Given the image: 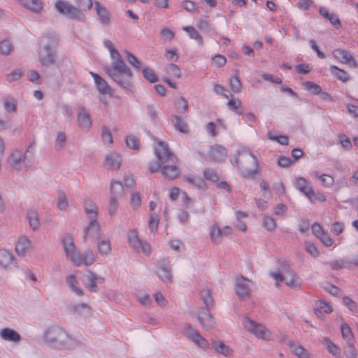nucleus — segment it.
Masks as SVG:
<instances>
[{"instance_id": "f257e3e1", "label": "nucleus", "mask_w": 358, "mask_h": 358, "mask_svg": "<svg viewBox=\"0 0 358 358\" xmlns=\"http://www.w3.org/2000/svg\"><path fill=\"white\" fill-rule=\"evenodd\" d=\"M103 45L109 51L111 58V66H105L104 71L119 87L122 88L130 87L133 78L131 69L126 65L120 52L111 41H104Z\"/></svg>"}, {"instance_id": "f03ea898", "label": "nucleus", "mask_w": 358, "mask_h": 358, "mask_svg": "<svg viewBox=\"0 0 358 358\" xmlns=\"http://www.w3.org/2000/svg\"><path fill=\"white\" fill-rule=\"evenodd\" d=\"M231 163L238 168L243 177H252L257 173L258 158L248 147L241 148L231 159Z\"/></svg>"}, {"instance_id": "7ed1b4c3", "label": "nucleus", "mask_w": 358, "mask_h": 358, "mask_svg": "<svg viewBox=\"0 0 358 358\" xmlns=\"http://www.w3.org/2000/svg\"><path fill=\"white\" fill-rule=\"evenodd\" d=\"M43 341L48 346L57 349L73 348L77 345L76 340L59 326H52L45 329Z\"/></svg>"}, {"instance_id": "20e7f679", "label": "nucleus", "mask_w": 358, "mask_h": 358, "mask_svg": "<svg viewBox=\"0 0 358 358\" xmlns=\"http://www.w3.org/2000/svg\"><path fill=\"white\" fill-rule=\"evenodd\" d=\"M85 213L89 223L83 229V238L85 242L94 241L99 238L101 235V227L97 222L98 208L96 205L90 201L84 203Z\"/></svg>"}, {"instance_id": "39448f33", "label": "nucleus", "mask_w": 358, "mask_h": 358, "mask_svg": "<svg viewBox=\"0 0 358 358\" xmlns=\"http://www.w3.org/2000/svg\"><path fill=\"white\" fill-rule=\"evenodd\" d=\"M6 162L12 170L21 171L26 170L30 165L26 152L19 149H13L6 159Z\"/></svg>"}, {"instance_id": "423d86ee", "label": "nucleus", "mask_w": 358, "mask_h": 358, "mask_svg": "<svg viewBox=\"0 0 358 358\" xmlns=\"http://www.w3.org/2000/svg\"><path fill=\"white\" fill-rule=\"evenodd\" d=\"M242 323L246 330L255 334L258 338L266 341L272 339L271 333L264 325L257 324L248 317H245Z\"/></svg>"}, {"instance_id": "0eeeda50", "label": "nucleus", "mask_w": 358, "mask_h": 358, "mask_svg": "<svg viewBox=\"0 0 358 358\" xmlns=\"http://www.w3.org/2000/svg\"><path fill=\"white\" fill-rule=\"evenodd\" d=\"M127 241L130 247L136 252H142L145 255H149L151 252L150 246L146 243L141 241L138 236L136 230L131 229L127 234Z\"/></svg>"}, {"instance_id": "6e6552de", "label": "nucleus", "mask_w": 358, "mask_h": 358, "mask_svg": "<svg viewBox=\"0 0 358 358\" xmlns=\"http://www.w3.org/2000/svg\"><path fill=\"white\" fill-rule=\"evenodd\" d=\"M183 334L190 339L196 345L206 350L209 347L208 341L200 333L189 324H185L182 327Z\"/></svg>"}, {"instance_id": "1a4fd4ad", "label": "nucleus", "mask_w": 358, "mask_h": 358, "mask_svg": "<svg viewBox=\"0 0 358 358\" xmlns=\"http://www.w3.org/2000/svg\"><path fill=\"white\" fill-rule=\"evenodd\" d=\"M156 157L161 163L174 162L176 156L169 150L168 145L162 141H157L154 147Z\"/></svg>"}, {"instance_id": "9d476101", "label": "nucleus", "mask_w": 358, "mask_h": 358, "mask_svg": "<svg viewBox=\"0 0 358 358\" xmlns=\"http://www.w3.org/2000/svg\"><path fill=\"white\" fill-rule=\"evenodd\" d=\"M252 285V281L245 278L242 275L236 278L235 282V292L240 299L244 300L250 298V287Z\"/></svg>"}, {"instance_id": "9b49d317", "label": "nucleus", "mask_w": 358, "mask_h": 358, "mask_svg": "<svg viewBox=\"0 0 358 358\" xmlns=\"http://www.w3.org/2000/svg\"><path fill=\"white\" fill-rule=\"evenodd\" d=\"M62 243L66 254V256L69 259L73 264H79V259H76L78 254L74 243L73 237L70 234H65L62 239Z\"/></svg>"}, {"instance_id": "f8f14e48", "label": "nucleus", "mask_w": 358, "mask_h": 358, "mask_svg": "<svg viewBox=\"0 0 358 358\" xmlns=\"http://www.w3.org/2000/svg\"><path fill=\"white\" fill-rule=\"evenodd\" d=\"M333 57L339 62L348 65L352 68H357L358 63L352 54L345 49L336 48L332 51Z\"/></svg>"}, {"instance_id": "ddd939ff", "label": "nucleus", "mask_w": 358, "mask_h": 358, "mask_svg": "<svg viewBox=\"0 0 358 358\" xmlns=\"http://www.w3.org/2000/svg\"><path fill=\"white\" fill-rule=\"evenodd\" d=\"M196 316L201 327L206 330L213 329L216 324L215 319L210 313V309L201 308L197 310Z\"/></svg>"}, {"instance_id": "4468645a", "label": "nucleus", "mask_w": 358, "mask_h": 358, "mask_svg": "<svg viewBox=\"0 0 358 358\" xmlns=\"http://www.w3.org/2000/svg\"><path fill=\"white\" fill-rule=\"evenodd\" d=\"M294 187L298 191L303 193L309 201H313L315 199V192L310 182L305 178L296 177Z\"/></svg>"}, {"instance_id": "2eb2a0df", "label": "nucleus", "mask_w": 358, "mask_h": 358, "mask_svg": "<svg viewBox=\"0 0 358 358\" xmlns=\"http://www.w3.org/2000/svg\"><path fill=\"white\" fill-rule=\"evenodd\" d=\"M157 265L158 266L157 274L159 278L164 282H171L172 275L169 259H161L157 262Z\"/></svg>"}, {"instance_id": "dca6fc26", "label": "nucleus", "mask_w": 358, "mask_h": 358, "mask_svg": "<svg viewBox=\"0 0 358 358\" xmlns=\"http://www.w3.org/2000/svg\"><path fill=\"white\" fill-rule=\"evenodd\" d=\"M208 155L211 160L221 162L227 159L228 152L227 150L224 146L214 145L209 148Z\"/></svg>"}, {"instance_id": "f3484780", "label": "nucleus", "mask_w": 358, "mask_h": 358, "mask_svg": "<svg viewBox=\"0 0 358 358\" xmlns=\"http://www.w3.org/2000/svg\"><path fill=\"white\" fill-rule=\"evenodd\" d=\"M34 248L32 241L26 236H20L15 243V252L21 257H24Z\"/></svg>"}, {"instance_id": "a211bd4d", "label": "nucleus", "mask_w": 358, "mask_h": 358, "mask_svg": "<svg viewBox=\"0 0 358 358\" xmlns=\"http://www.w3.org/2000/svg\"><path fill=\"white\" fill-rule=\"evenodd\" d=\"M55 7L60 13L69 15L73 18L78 17L80 14L77 8L66 1H57Z\"/></svg>"}, {"instance_id": "6ab92c4d", "label": "nucleus", "mask_w": 358, "mask_h": 358, "mask_svg": "<svg viewBox=\"0 0 358 358\" xmlns=\"http://www.w3.org/2000/svg\"><path fill=\"white\" fill-rule=\"evenodd\" d=\"M83 281L90 291L96 292L98 290L96 284L103 282L104 279L92 271H88L83 277Z\"/></svg>"}, {"instance_id": "aec40b11", "label": "nucleus", "mask_w": 358, "mask_h": 358, "mask_svg": "<svg viewBox=\"0 0 358 358\" xmlns=\"http://www.w3.org/2000/svg\"><path fill=\"white\" fill-rule=\"evenodd\" d=\"M78 123L80 128L88 131L92 126L90 115L84 108H79L77 115Z\"/></svg>"}, {"instance_id": "412c9836", "label": "nucleus", "mask_w": 358, "mask_h": 358, "mask_svg": "<svg viewBox=\"0 0 358 358\" xmlns=\"http://www.w3.org/2000/svg\"><path fill=\"white\" fill-rule=\"evenodd\" d=\"M105 165L111 170H117L122 164L121 155L115 152L108 153L105 157Z\"/></svg>"}, {"instance_id": "4be33fe9", "label": "nucleus", "mask_w": 358, "mask_h": 358, "mask_svg": "<svg viewBox=\"0 0 358 358\" xmlns=\"http://www.w3.org/2000/svg\"><path fill=\"white\" fill-rule=\"evenodd\" d=\"M11 266L17 267V262L13 255L8 250H0V266L4 268H8Z\"/></svg>"}, {"instance_id": "5701e85b", "label": "nucleus", "mask_w": 358, "mask_h": 358, "mask_svg": "<svg viewBox=\"0 0 358 358\" xmlns=\"http://www.w3.org/2000/svg\"><path fill=\"white\" fill-rule=\"evenodd\" d=\"M284 281L287 286L294 289H299L301 284L300 278L289 268H285Z\"/></svg>"}, {"instance_id": "b1692460", "label": "nucleus", "mask_w": 358, "mask_h": 358, "mask_svg": "<svg viewBox=\"0 0 358 358\" xmlns=\"http://www.w3.org/2000/svg\"><path fill=\"white\" fill-rule=\"evenodd\" d=\"M288 345L292 353L298 358H313L312 354L298 343L289 341Z\"/></svg>"}, {"instance_id": "393cba45", "label": "nucleus", "mask_w": 358, "mask_h": 358, "mask_svg": "<svg viewBox=\"0 0 358 358\" xmlns=\"http://www.w3.org/2000/svg\"><path fill=\"white\" fill-rule=\"evenodd\" d=\"M76 259H78L80 262L79 264H73L76 266H80L82 264L90 266L93 264V263L94 262L96 257L92 250H87L85 251L83 254L78 252Z\"/></svg>"}, {"instance_id": "a878e982", "label": "nucleus", "mask_w": 358, "mask_h": 358, "mask_svg": "<svg viewBox=\"0 0 358 358\" xmlns=\"http://www.w3.org/2000/svg\"><path fill=\"white\" fill-rule=\"evenodd\" d=\"M54 52L50 47L44 46L39 51V59L42 65L47 66L54 62Z\"/></svg>"}, {"instance_id": "bb28decb", "label": "nucleus", "mask_w": 358, "mask_h": 358, "mask_svg": "<svg viewBox=\"0 0 358 358\" xmlns=\"http://www.w3.org/2000/svg\"><path fill=\"white\" fill-rule=\"evenodd\" d=\"M1 338L6 341L17 343L21 340L20 335L15 330L10 328H4L0 331Z\"/></svg>"}, {"instance_id": "cd10ccee", "label": "nucleus", "mask_w": 358, "mask_h": 358, "mask_svg": "<svg viewBox=\"0 0 358 358\" xmlns=\"http://www.w3.org/2000/svg\"><path fill=\"white\" fill-rule=\"evenodd\" d=\"M319 13L323 17L329 20L331 25L335 28L338 29L341 27V23L338 15L334 13H330L326 8H320Z\"/></svg>"}, {"instance_id": "c85d7f7f", "label": "nucleus", "mask_w": 358, "mask_h": 358, "mask_svg": "<svg viewBox=\"0 0 358 358\" xmlns=\"http://www.w3.org/2000/svg\"><path fill=\"white\" fill-rule=\"evenodd\" d=\"M213 348L216 353L220 354L226 357L230 356L232 353V349L222 341H213Z\"/></svg>"}, {"instance_id": "c756f323", "label": "nucleus", "mask_w": 358, "mask_h": 358, "mask_svg": "<svg viewBox=\"0 0 358 358\" xmlns=\"http://www.w3.org/2000/svg\"><path fill=\"white\" fill-rule=\"evenodd\" d=\"M97 248L101 256H108L111 251V245L109 239L108 238H99Z\"/></svg>"}, {"instance_id": "7c9ffc66", "label": "nucleus", "mask_w": 358, "mask_h": 358, "mask_svg": "<svg viewBox=\"0 0 358 358\" xmlns=\"http://www.w3.org/2000/svg\"><path fill=\"white\" fill-rule=\"evenodd\" d=\"M329 71L333 76H334L335 78H336L338 80H341L343 83L348 82L350 78L348 73L346 71L339 69L336 66H330Z\"/></svg>"}, {"instance_id": "2f4dec72", "label": "nucleus", "mask_w": 358, "mask_h": 358, "mask_svg": "<svg viewBox=\"0 0 358 358\" xmlns=\"http://www.w3.org/2000/svg\"><path fill=\"white\" fill-rule=\"evenodd\" d=\"M172 122L174 128L182 134H188L189 127L187 122L178 115L172 116Z\"/></svg>"}, {"instance_id": "473e14b6", "label": "nucleus", "mask_w": 358, "mask_h": 358, "mask_svg": "<svg viewBox=\"0 0 358 358\" xmlns=\"http://www.w3.org/2000/svg\"><path fill=\"white\" fill-rule=\"evenodd\" d=\"M332 312L331 306L325 301H319L316 303L315 313L317 317L322 318L323 314H329Z\"/></svg>"}, {"instance_id": "72a5a7b5", "label": "nucleus", "mask_w": 358, "mask_h": 358, "mask_svg": "<svg viewBox=\"0 0 358 358\" xmlns=\"http://www.w3.org/2000/svg\"><path fill=\"white\" fill-rule=\"evenodd\" d=\"M322 342L326 345V348L329 353H331L336 358H341V351L340 348L337 345L334 344L328 338H324L322 340Z\"/></svg>"}, {"instance_id": "f704fd0d", "label": "nucleus", "mask_w": 358, "mask_h": 358, "mask_svg": "<svg viewBox=\"0 0 358 358\" xmlns=\"http://www.w3.org/2000/svg\"><path fill=\"white\" fill-rule=\"evenodd\" d=\"M110 196L120 198L124 195L122 184L117 180H112L110 187Z\"/></svg>"}, {"instance_id": "c9c22d12", "label": "nucleus", "mask_w": 358, "mask_h": 358, "mask_svg": "<svg viewBox=\"0 0 358 358\" xmlns=\"http://www.w3.org/2000/svg\"><path fill=\"white\" fill-rule=\"evenodd\" d=\"M342 338L346 343L355 341V336L350 327L345 322L341 324Z\"/></svg>"}, {"instance_id": "e433bc0d", "label": "nucleus", "mask_w": 358, "mask_h": 358, "mask_svg": "<svg viewBox=\"0 0 358 358\" xmlns=\"http://www.w3.org/2000/svg\"><path fill=\"white\" fill-rule=\"evenodd\" d=\"M27 217L29 222V226L33 231H36L40 227L38 214L34 210H29L27 214Z\"/></svg>"}, {"instance_id": "4c0bfd02", "label": "nucleus", "mask_w": 358, "mask_h": 358, "mask_svg": "<svg viewBox=\"0 0 358 358\" xmlns=\"http://www.w3.org/2000/svg\"><path fill=\"white\" fill-rule=\"evenodd\" d=\"M162 173L165 178L174 179L178 176L180 171L176 166L171 165L164 166L162 169Z\"/></svg>"}, {"instance_id": "58836bf2", "label": "nucleus", "mask_w": 358, "mask_h": 358, "mask_svg": "<svg viewBox=\"0 0 358 358\" xmlns=\"http://www.w3.org/2000/svg\"><path fill=\"white\" fill-rule=\"evenodd\" d=\"M27 8L34 12H39L42 9V3L40 0H19Z\"/></svg>"}, {"instance_id": "ea45409f", "label": "nucleus", "mask_w": 358, "mask_h": 358, "mask_svg": "<svg viewBox=\"0 0 358 358\" xmlns=\"http://www.w3.org/2000/svg\"><path fill=\"white\" fill-rule=\"evenodd\" d=\"M95 8H96L97 15L99 16L101 22L103 24H106V25L108 24V23L110 22V18L108 16V13L106 10V8L102 7L101 5L98 2L95 3Z\"/></svg>"}, {"instance_id": "a19ab883", "label": "nucleus", "mask_w": 358, "mask_h": 358, "mask_svg": "<svg viewBox=\"0 0 358 358\" xmlns=\"http://www.w3.org/2000/svg\"><path fill=\"white\" fill-rule=\"evenodd\" d=\"M211 241L216 244L220 243L222 240V229L217 226V224L212 225L210 231Z\"/></svg>"}, {"instance_id": "79ce46f5", "label": "nucleus", "mask_w": 358, "mask_h": 358, "mask_svg": "<svg viewBox=\"0 0 358 358\" xmlns=\"http://www.w3.org/2000/svg\"><path fill=\"white\" fill-rule=\"evenodd\" d=\"M225 97L228 99L227 103V107L229 110L236 111L238 114H241L242 112L239 110L241 106V102L239 99L234 98L231 94H224Z\"/></svg>"}, {"instance_id": "37998d69", "label": "nucleus", "mask_w": 358, "mask_h": 358, "mask_svg": "<svg viewBox=\"0 0 358 358\" xmlns=\"http://www.w3.org/2000/svg\"><path fill=\"white\" fill-rule=\"evenodd\" d=\"M66 282L69 285V287L71 288L72 292L76 293L78 296H82L83 294V289L78 287V281L76 280V278L73 275H69L66 278Z\"/></svg>"}, {"instance_id": "c03bdc74", "label": "nucleus", "mask_w": 358, "mask_h": 358, "mask_svg": "<svg viewBox=\"0 0 358 358\" xmlns=\"http://www.w3.org/2000/svg\"><path fill=\"white\" fill-rule=\"evenodd\" d=\"M182 30L187 32L191 39L195 40L199 44H203V38L196 29L192 26H185Z\"/></svg>"}, {"instance_id": "a18cd8bd", "label": "nucleus", "mask_w": 358, "mask_h": 358, "mask_svg": "<svg viewBox=\"0 0 358 358\" xmlns=\"http://www.w3.org/2000/svg\"><path fill=\"white\" fill-rule=\"evenodd\" d=\"M3 106L6 113H15L17 110V100L13 97H6L3 101Z\"/></svg>"}, {"instance_id": "49530a36", "label": "nucleus", "mask_w": 358, "mask_h": 358, "mask_svg": "<svg viewBox=\"0 0 358 358\" xmlns=\"http://www.w3.org/2000/svg\"><path fill=\"white\" fill-rule=\"evenodd\" d=\"M185 180L198 189L206 187L205 181L199 176H187L184 177Z\"/></svg>"}, {"instance_id": "de8ad7c7", "label": "nucleus", "mask_w": 358, "mask_h": 358, "mask_svg": "<svg viewBox=\"0 0 358 358\" xmlns=\"http://www.w3.org/2000/svg\"><path fill=\"white\" fill-rule=\"evenodd\" d=\"M267 137L272 141H275L280 145H287L289 143V138L285 135H277L273 131H268Z\"/></svg>"}, {"instance_id": "09e8293b", "label": "nucleus", "mask_w": 358, "mask_h": 358, "mask_svg": "<svg viewBox=\"0 0 358 358\" xmlns=\"http://www.w3.org/2000/svg\"><path fill=\"white\" fill-rule=\"evenodd\" d=\"M124 141L128 148L136 150L139 149V139L134 135H128L125 137Z\"/></svg>"}, {"instance_id": "8fccbe9b", "label": "nucleus", "mask_w": 358, "mask_h": 358, "mask_svg": "<svg viewBox=\"0 0 358 358\" xmlns=\"http://www.w3.org/2000/svg\"><path fill=\"white\" fill-rule=\"evenodd\" d=\"M201 299L206 306L205 309H210L214 306V301L209 290H203L200 294Z\"/></svg>"}, {"instance_id": "3c124183", "label": "nucleus", "mask_w": 358, "mask_h": 358, "mask_svg": "<svg viewBox=\"0 0 358 358\" xmlns=\"http://www.w3.org/2000/svg\"><path fill=\"white\" fill-rule=\"evenodd\" d=\"M99 98L100 101L107 106L110 102L114 101V91H99Z\"/></svg>"}, {"instance_id": "603ef678", "label": "nucleus", "mask_w": 358, "mask_h": 358, "mask_svg": "<svg viewBox=\"0 0 358 358\" xmlns=\"http://www.w3.org/2000/svg\"><path fill=\"white\" fill-rule=\"evenodd\" d=\"M143 77L150 83H155L157 82L158 78L155 72L149 67H145L142 69Z\"/></svg>"}, {"instance_id": "864d4df0", "label": "nucleus", "mask_w": 358, "mask_h": 358, "mask_svg": "<svg viewBox=\"0 0 358 358\" xmlns=\"http://www.w3.org/2000/svg\"><path fill=\"white\" fill-rule=\"evenodd\" d=\"M124 55L127 62L136 69H141V62L130 52L124 51Z\"/></svg>"}, {"instance_id": "5fc2aeb1", "label": "nucleus", "mask_w": 358, "mask_h": 358, "mask_svg": "<svg viewBox=\"0 0 358 358\" xmlns=\"http://www.w3.org/2000/svg\"><path fill=\"white\" fill-rule=\"evenodd\" d=\"M90 73L94 79L97 90H108V86L101 77L93 72H90Z\"/></svg>"}, {"instance_id": "6e6d98bb", "label": "nucleus", "mask_w": 358, "mask_h": 358, "mask_svg": "<svg viewBox=\"0 0 358 358\" xmlns=\"http://www.w3.org/2000/svg\"><path fill=\"white\" fill-rule=\"evenodd\" d=\"M159 217L155 213H151L150 215V220L148 227L152 233L156 232L159 225Z\"/></svg>"}, {"instance_id": "4d7b16f0", "label": "nucleus", "mask_w": 358, "mask_h": 358, "mask_svg": "<svg viewBox=\"0 0 358 358\" xmlns=\"http://www.w3.org/2000/svg\"><path fill=\"white\" fill-rule=\"evenodd\" d=\"M345 355L347 358H357V352L355 346V341L346 343L345 348Z\"/></svg>"}, {"instance_id": "13d9d810", "label": "nucleus", "mask_w": 358, "mask_h": 358, "mask_svg": "<svg viewBox=\"0 0 358 358\" xmlns=\"http://www.w3.org/2000/svg\"><path fill=\"white\" fill-rule=\"evenodd\" d=\"M118 206L119 204L117 201V198H115L114 196H110L108 211L110 217H113L116 214Z\"/></svg>"}, {"instance_id": "bf43d9fd", "label": "nucleus", "mask_w": 358, "mask_h": 358, "mask_svg": "<svg viewBox=\"0 0 358 358\" xmlns=\"http://www.w3.org/2000/svg\"><path fill=\"white\" fill-rule=\"evenodd\" d=\"M211 65L216 68L224 66L227 63V59L224 56L217 54L212 57Z\"/></svg>"}, {"instance_id": "052dcab7", "label": "nucleus", "mask_w": 358, "mask_h": 358, "mask_svg": "<svg viewBox=\"0 0 358 358\" xmlns=\"http://www.w3.org/2000/svg\"><path fill=\"white\" fill-rule=\"evenodd\" d=\"M66 142V136L64 132L59 131L55 140V147L57 150H60L63 148Z\"/></svg>"}, {"instance_id": "680f3d73", "label": "nucleus", "mask_w": 358, "mask_h": 358, "mask_svg": "<svg viewBox=\"0 0 358 358\" xmlns=\"http://www.w3.org/2000/svg\"><path fill=\"white\" fill-rule=\"evenodd\" d=\"M175 106L178 113H185L188 108L187 101L183 97H180L176 101Z\"/></svg>"}, {"instance_id": "e2e57ef3", "label": "nucleus", "mask_w": 358, "mask_h": 358, "mask_svg": "<svg viewBox=\"0 0 358 358\" xmlns=\"http://www.w3.org/2000/svg\"><path fill=\"white\" fill-rule=\"evenodd\" d=\"M101 138L104 144L110 145L113 143L111 133L106 127H103L101 129Z\"/></svg>"}, {"instance_id": "0e129e2a", "label": "nucleus", "mask_w": 358, "mask_h": 358, "mask_svg": "<svg viewBox=\"0 0 358 358\" xmlns=\"http://www.w3.org/2000/svg\"><path fill=\"white\" fill-rule=\"evenodd\" d=\"M13 50L11 43L8 41H3L0 43V53L8 55Z\"/></svg>"}, {"instance_id": "69168bd1", "label": "nucleus", "mask_w": 358, "mask_h": 358, "mask_svg": "<svg viewBox=\"0 0 358 358\" xmlns=\"http://www.w3.org/2000/svg\"><path fill=\"white\" fill-rule=\"evenodd\" d=\"M263 226L268 230V231H273L276 227V223L275 220L271 217V216L266 215L264 216L263 219Z\"/></svg>"}, {"instance_id": "338daca9", "label": "nucleus", "mask_w": 358, "mask_h": 358, "mask_svg": "<svg viewBox=\"0 0 358 358\" xmlns=\"http://www.w3.org/2000/svg\"><path fill=\"white\" fill-rule=\"evenodd\" d=\"M343 302L350 312L355 313L358 311V307L356 302L347 296L344 297L343 299Z\"/></svg>"}, {"instance_id": "774afa93", "label": "nucleus", "mask_w": 358, "mask_h": 358, "mask_svg": "<svg viewBox=\"0 0 358 358\" xmlns=\"http://www.w3.org/2000/svg\"><path fill=\"white\" fill-rule=\"evenodd\" d=\"M69 206V203L64 193L61 192L58 196L57 207L61 210H66Z\"/></svg>"}]
</instances>
